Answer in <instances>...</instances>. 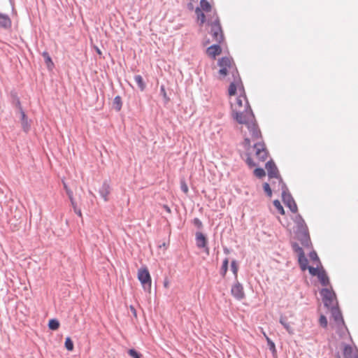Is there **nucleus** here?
<instances>
[{
	"label": "nucleus",
	"mask_w": 358,
	"mask_h": 358,
	"mask_svg": "<svg viewBox=\"0 0 358 358\" xmlns=\"http://www.w3.org/2000/svg\"><path fill=\"white\" fill-rule=\"evenodd\" d=\"M254 174L256 177L261 178L265 176L266 173L263 169L257 168L254 171Z\"/></svg>",
	"instance_id": "29"
},
{
	"label": "nucleus",
	"mask_w": 358,
	"mask_h": 358,
	"mask_svg": "<svg viewBox=\"0 0 358 358\" xmlns=\"http://www.w3.org/2000/svg\"><path fill=\"white\" fill-rule=\"evenodd\" d=\"M333 315L336 322H338V323L343 324V320L341 314L339 311H338L336 310H334Z\"/></svg>",
	"instance_id": "31"
},
{
	"label": "nucleus",
	"mask_w": 358,
	"mask_h": 358,
	"mask_svg": "<svg viewBox=\"0 0 358 358\" xmlns=\"http://www.w3.org/2000/svg\"><path fill=\"white\" fill-rule=\"evenodd\" d=\"M128 354L133 358H141L142 357V355L141 353H139L138 352H137L136 350L134 349H130L128 351Z\"/></svg>",
	"instance_id": "33"
},
{
	"label": "nucleus",
	"mask_w": 358,
	"mask_h": 358,
	"mask_svg": "<svg viewBox=\"0 0 358 358\" xmlns=\"http://www.w3.org/2000/svg\"><path fill=\"white\" fill-rule=\"evenodd\" d=\"M246 162L248 165L250 167H253L257 165L256 163L253 162V160L250 157L247 158Z\"/></svg>",
	"instance_id": "42"
},
{
	"label": "nucleus",
	"mask_w": 358,
	"mask_h": 358,
	"mask_svg": "<svg viewBox=\"0 0 358 358\" xmlns=\"http://www.w3.org/2000/svg\"><path fill=\"white\" fill-rule=\"evenodd\" d=\"M299 263L302 271H305L308 268V259L305 257V255L299 256Z\"/></svg>",
	"instance_id": "20"
},
{
	"label": "nucleus",
	"mask_w": 358,
	"mask_h": 358,
	"mask_svg": "<svg viewBox=\"0 0 358 358\" xmlns=\"http://www.w3.org/2000/svg\"><path fill=\"white\" fill-rule=\"evenodd\" d=\"M231 292L237 299H242L245 296L243 287L239 282H236L232 286Z\"/></svg>",
	"instance_id": "11"
},
{
	"label": "nucleus",
	"mask_w": 358,
	"mask_h": 358,
	"mask_svg": "<svg viewBox=\"0 0 358 358\" xmlns=\"http://www.w3.org/2000/svg\"><path fill=\"white\" fill-rule=\"evenodd\" d=\"M97 52H98L99 55H101V51H100V50H99V49H97Z\"/></svg>",
	"instance_id": "49"
},
{
	"label": "nucleus",
	"mask_w": 358,
	"mask_h": 358,
	"mask_svg": "<svg viewBox=\"0 0 358 358\" xmlns=\"http://www.w3.org/2000/svg\"><path fill=\"white\" fill-rule=\"evenodd\" d=\"M356 358H358V357H356Z\"/></svg>",
	"instance_id": "51"
},
{
	"label": "nucleus",
	"mask_w": 358,
	"mask_h": 358,
	"mask_svg": "<svg viewBox=\"0 0 358 358\" xmlns=\"http://www.w3.org/2000/svg\"><path fill=\"white\" fill-rule=\"evenodd\" d=\"M130 309H131V312H133L134 314L136 315V309L132 306H130Z\"/></svg>",
	"instance_id": "47"
},
{
	"label": "nucleus",
	"mask_w": 358,
	"mask_h": 358,
	"mask_svg": "<svg viewBox=\"0 0 358 358\" xmlns=\"http://www.w3.org/2000/svg\"><path fill=\"white\" fill-rule=\"evenodd\" d=\"M218 66H220L219 74L221 79L229 75H231L232 78L239 75L231 57H222L218 61Z\"/></svg>",
	"instance_id": "2"
},
{
	"label": "nucleus",
	"mask_w": 358,
	"mask_h": 358,
	"mask_svg": "<svg viewBox=\"0 0 358 358\" xmlns=\"http://www.w3.org/2000/svg\"><path fill=\"white\" fill-rule=\"evenodd\" d=\"M263 334L267 341L268 345L269 347L270 350L273 352V355L276 354V348L275 343L268 337L265 332H263Z\"/></svg>",
	"instance_id": "24"
},
{
	"label": "nucleus",
	"mask_w": 358,
	"mask_h": 358,
	"mask_svg": "<svg viewBox=\"0 0 358 358\" xmlns=\"http://www.w3.org/2000/svg\"><path fill=\"white\" fill-rule=\"evenodd\" d=\"M292 247L296 252L298 253L299 256L304 255V252L301 247L297 243H294Z\"/></svg>",
	"instance_id": "37"
},
{
	"label": "nucleus",
	"mask_w": 358,
	"mask_h": 358,
	"mask_svg": "<svg viewBox=\"0 0 358 358\" xmlns=\"http://www.w3.org/2000/svg\"><path fill=\"white\" fill-rule=\"evenodd\" d=\"M319 322H320V324L322 327L326 328L327 327L328 322H327V318H326V317L324 315H321L320 317Z\"/></svg>",
	"instance_id": "38"
},
{
	"label": "nucleus",
	"mask_w": 358,
	"mask_h": 358,
	"mask_svg": "<svg viewBox=\"0 0 358 358\" xmlns=\"http://www.w3.org/2000/svg\"><path fill=\"white\" fill-rule=\"evenodd\" d=\"M164 208L165 209V210L169 213H171V208L166 206V205H164Z\"/></svg>",
	"instance_id": "46"
},
{
	"label": "nucleus",
	"mask_w": 358,
	"mask_h": 358,
	"mask_svg": "<svg viewBox=\"0 0 358 358\" xmlns=\"http://www.w3.org/2000/svg\"><path fill=\"white\" fill-rule=\"evenodd\" d=\"M266 169L268 172V176L270 178H275L278 180L279 185L284 187L282 178L280 177L278 170L273 161H269L266 164Z\"/></svg>",
	"instance_id": "7"
},
{
	"label": "nucleus",
	"mask_w": 358,
	"mask_h": 358,
	"mask_svg": "<svg viewBox=\"0 0 358 358\" xmlns=\"http://www.w3.org/2000/svg\"><path fill=\"white\" fill-rule=\"evenodd\" d=\"M282 199L285 204L290 209L292 213L297 212L298 208L296 203L289 194L284 193L282 194Z\"/></svg>",
	"instance_id": "10"
},
{
	"label": "nucleus",
	"mask_w": 358,
	"mask_h": 358,
	"mask_svg": "<svg viewBox=\"0 0 358 358\" xmlns=\"http://www.w3.org/2000/svg\"><path fill=\"white\" fill-rule=\"evenodd\" d=\"M228 264H229V260L227 258H226L224 261H223V263H222V268H221V273L223 276L225 275L227 271V269H228Z\"/></svg>",
	"instance_id": "30"
},
{
	"label": "nucleus",
	"mask_w": 358,
	"mask_h": 358,
	"mask_svg": "<svg viewBox=\"0 0 358 358\" xmlns=\"http://www.w3.org/2000/svg\"><path fill=\"white\" fill-rule=\"evenodd\" d=\"M245 137L244 139L243 145L245 148H249L251 144V141H250V138L248 136H247L246 133H245Z\"/></svg>",
	"instance_id": "40"
},
{
	"label": "nucleus",
	"mask_w": 358,
	"mask_h": 358,
	"mask_svg": "<svg viewBox=\"0 0 358 358\" xmlns=\"http://www.w3.org/2000/svg\"><path fill=\"white\" fill-rule=\"evenodd\" d=\"M237 90L240 92V94L243 93L242 83L239 75L233 77L228 90L229 95L230 96L235 95Z\"/></svg>",
	"instance_id": "8"
},
{
	"label": "nucleus",
	"mask_w": 358,
	"mask_h": 358,
	"mask_svg": "<svg viewBox=\"0 0 358 358\" xmlns=\"http://www.w3.org/2000/svg\"><path fill=\"white\" fill-rule=\"evenodd\" d=\"M199 8H201V10L206 12H209L211 10V6L207 0H201Z\"/></svg>",
	"instance_id": "22"
},
{
	"label": "nucleus",
	"mask_w": 358,
	"mask_h": 358,
	"mask_svg": "<svg viewBox=\"0 0 358 358\" xmlns=\"http://www.w3.org/2000/svg\"><path fill=\"white\" fill-rule=\"evenodd\" d=\"M210 34L213 40L219 43L224 41V35L217 17L210 23Z\"/></svg>",
	"instance_id": "5"
},
{
	"label": "nucleus",
	"mask_w": 358,
	"mask_h": 358,
	"mask_svg": "<svg viewBox=\"0 0 358 358\" xmlns=\"http://www.w3.org/2000/svg\"><path fill=\"white\" fill-rule=\"evenodd\" d=\"M206 52L208 56L215 59L216 56L221 54L222 49L219 45H213L207 48Z\"/></svg>",
	"instance_id": "15"
},
{
	"label": "nucleus",
	"mask_w": 358,
	"mask_h": 358,
	"mask_svg": "<svg viewBox=\"0 0 358 358\" xmlns=\"http://www.w3.org/2000/svg\"><path fill=\"white\" fill-rule=\"evenodd\" d=\"M321 295L322 296V300L325 306L331 308L335 306L336 304V294L332 290L329 289H323L321 291Z\"/></svg>",
	"instance_id": "6"
},
{
	"label": "nucleus",
	"mask_w": 358,
	"mask_h": 358,
	"mask_svg": "<svg viewBox=\"0 0 358 358\" xmlns=\"http://www.w3.org/2000/svg\"><path fill=\"white\" fill-rule=\"evenodd\" d=\"M42 55L45 59V62L47 65V67L48 68V69L52 70L54 67V63L52 62L49 54L47 52H43L42 53Z\"/></svg>",
	"instance_id": "18"
},
{
	"label": "nucleus",
	"mask_w": 358,
	"mask_h": 358,
	"mask_svg": "<svg viewBox=\"0 0 358 358\" xmlns=\"http://www.w3.org/2000/svg\"><path fill=\"white\" fill-rule=\"evenodd\" d=\"M64 345L65 348L69 351H72L73 350V343L69 337L66 338Z\"/></svg>",
	"instance_id": "28"
},
{
	"label": "nucleus",
	"mask_w": 358,
	"mask_h": 358,
	"mask_svg": "<svg viewBox=\"0 0 358 358\" xmlns=\"http://www.w3.org/2000/svg\"><path fill=\"white\" fill-rule=\"evenodd\" d=\"M12 22L8 15L0 13V28L8 29L11 27Z\"/></svg>",
	"instance_id": "13"
},
{
	"label": "nucleus",
	"mask_w": 358,
	"mask_h": 358,
	"mask_svg": "<svg viewBox=\"0 0 358 358\" xmlns=\"http://www.w3.org/2000/svg\"><path fill=\"white\" fill-rule=\"evenodd\" d=\"M164 285L165 287H169V282L168 281H165L164 283Z\"/></svg>",
	"instance_id": "48"
},
{
	"label": "nucleus",
	"mask_w": 358,
	"mask_h": 358,
	"mask_svg": "<svg viewBox=\"0 0 358 358\" xmlns=\"http://www.w3.org/2000/svg\"><path fill=\"white\" fill-rule=\"evenodd\" d=\"M114 105L115 106V108L117 111L121 110L122 108V99L121 97L117 96L114 99Z\"/></svg>",
	"instance_id": "27"
},
{
	"label": "nucleus",
	"mask_w": 358,
	"mask_h": 358,
	"mask_svg": "<svg viewBox=\"0 0 358 358\" xmlns=\"http://www.w3.org/2000/svg\"><path fill=\"white\" fill-rule=\"evenodd\" d=\"M317 278L322 285L327 286V285H329V280L323 268H320V272L317 275Z\"/></svg>",
	"instance_id": "16"
},
{
	"label": "nucleus",
	"mask_w": 358,
	"mask_h": 358,
	"mask_svg": "<svg viewBox=\"0 0 358 358\" xmlns=\"http://www.w3.org/2000/svg\"><path fill=\"white\" fill-rule=\"evenodd\" d=\"M68 194L69 196V198H70V200L71 201V203H72V206H73V208H74V207H77L76 206V204L73 199V196H72V192H68Z\"/></svg>",
	"instance_id": "43"
},
{
	"label": "nucleus",
	"mask_w": 358,
	"mask_h": 358,
	"mask_svg": "<svg viewBox=\"0 0 358 358\" xmlns=\"http://www.w3.org/2000/svg\"><path fill=\"white\" fill-rule=\"evenodd\" d=\"M138 279L141 282L143 289L150 293L151 291L152 279L150 272L146 267H142L138 269Z\"/></svg>",
	"instance_id": "4"
},
{
	"label": "nucleus",
	"mask_w": 358,
	"mask_h": 358,
	"mask_svg": "<svg viewBox=\"0 0 358 358\" xmlns=\"http://www.w3.org/2000/svg\"><path fill=\"white\" fill-rule=\"evenodd\" d=\"M263 187H264V190L266 193V194L269 197H271V196H272V191H271V189L270 187V185L267 182H265L264 184V185H263Z\"/></svg>",
	"instance_id": "35"
},
{
	"label": "nucleus",
	"mask_w": 358,
	"mask_h": 358,
	"mask_svg": "<svg viewBox=\"0 0 358 358\" xmlns=\"http://www.w3.org/2000/svg\"><path fill=\"white\" fill-rule=\"evenodd\" d=\"M230 103L233 118L238 123L245 124L247 127L249 136L252 141L261 139V131L258 128L245 96L241 93L237 97L231 98Z\"/></svg>",
	"instance_id": "1"
},
{
	"label": "nucleus",
	"mask_w": 358,
	"mask_h": 358,
	"mask_svg": "<svg viewBox=\"0 0 358 358\" xmlns=\"http://www.w3.org/2000/svg\"><path fill=\"white\" fill-rule=\"evenodd\" d=\"M180 188H181V190L185 194H187L188 193V192H189L188 186L184 180L180 181Z\"/></svg>",
	"instance_id": "36"
},
{
	"label": "nucleus",
	"mask_w": 358,
	"mask_h": 358,
	"mask_svg": "<svg viewBox=\"0 0 358 358\" xmlns=\"http://www.w3.org/2000/svg\"><path fill=\"white\" fill-rule=\"evenodd\" d=\"M196 245L199 248H206V252L208 253V248L206 247L207 245V240L205 236L201 233L197 232L196 234Z\"/></svg>",
	"instance_id": "12"
},
{
	"label": "nucleus",
	"mask_w": 358,
	"mask_h": 358,
	"mask_svg": "<svg viewBox=\"0 0 358 358\" xmlns=\"http://www.w3.org/2000/svg\"><path fill=\"white\" fill-rule=\"evenodd\" d=\"M254 148L256 150L255 155L259 159V161H266V159L268 157V153L265 148V145L262 142L258 141L255 144Z\"/></svg>",
	"instance_id": "9"
},
{
	"label": "nucleus",
	"mask_w": 358,
	"mask_h": 358,
	"mask_svg": "<svg viewBox=\"0 0 358 358\" xmlns=\"http://www.w3.org/2000/svg\"><path fill=\"white\" fill-rule=\"evenodd\" d=\"M23 124H24V126H26V127H27V121H26V122H23Z\"/></svg>",
	"instance_id": "50"
},
{
	"label": "nucleus",
	"mask_w": 358,
	"mask_h": 358,
	"mask_svg": "<svg viewBox=\"0 0 358 358\" xmlns=\"http://www.w3.org/2000/svg\"><path fill=\"white\" fill-rule=\"evenodd\" d=\"M231 269L232 272L234 273V274L236 276L238 267V265H237L236 261H232V262L231 264Z\"/></svg>",
	"instance_id": "39"
},
{
	"label": "nucleus",
	"mask_w": 358,
	"mask_h": 358,
	"mask_svg": "<svg viewBox=\"0 0 358 358\" xmlns=\"http://www.w3.org/2000/svg\"><path fill=\"white\" fill-rule=\"evenodd\" d=\"M273 206H275L276 210L279 212V213H280L281 215L285 214L284 208L278 200H275L273 201Z\"/></svg>",
	"instance_id": "26"
},
{
	"label": "nucleus",
	"mask_w": 358,
	"mask_h": 358,
	"mask_svg": "<svg viewBox=\"0 0 358 358\" xmlns=\"http://www.w3.org/2000/svg\"><path fill=\"white\" fill-rule=\"evenodd\" d=\"M74 211L79 217H82L81 210L78 209L77 207H74Z\"/></svg>",
	"instance_id": "44"
},
{
	"label": "nucleus",
	"mask_w": 358,
	"mask_h": 358,
	"mask_svg": "<svg viewBox=\"0 0 358 358\" xmlns=\"http://www.w3.org/2000/svg\"><path fill=\"white\" fill-rule=\"evenodd\" d=\"M100 192L103 199L108 201V196L110 194V185L107 183H103Z\"/></svg>",
	"instance_id": "17"
},
{
	"label": "nucleus",
	"mask_w": 358,
	"mask_h": 358,
	"mask_svg": "<svg viewBox=\"0 0 358 358\" xmlns=\"http://www.w3.org/2000/svg\"><path fill=\"white\" fill-rule=\"evenodd\" d=\"M59 322L56 319H51L48 322V327L51 330H57L59 327Z\"/></svg>",
	"instance_id": "25"
},
{
	"label": "nucleus",
	"mask_w": 358,
	"mask_h": 358,
	"mask_svg": "<svg viewBox=\"0 0 358 358\" xmlns=\"http://www.w3.org/2000/svg\"><path fill=\"white\" fill-rule=\"evenodd\" d=\"M195 13L197 15V20L200 22L201 24H203L206 22V16L204 13L201 10L200 8H196L195 10Z\"/></svg>",
	"instance_id": "23"
},
{
	"label": "nucleus",
	"mask_w": 358,
	"mask_h": 358,
	"mask_svg": "<svg viewBox=\"0 0 358 358\" xmlns=\"http://www.w3.org/2000/svg\"><path fill=\"white\" fill-rule=\"evenodd\" d=\"M160 92L161 94L162 95L164 101L166 103H169L170 101V98L168 96L167 93L165 90V87L164 85H162L160 87Z\"/></svg>",
	"instance_id": "32"
},
{
	"label": "nucleus",
	"mask_w": 358,
	"mask_h": 358,
	"mask_svg": "<svg viewBox=\"0 0 358 358\" xmlns=\"http://www.w3.org/2000/svg\"><path fill=\"white\" fill-rule=\"evenodd\" d=\"M307 269H308L310 274L312 275L313 276H317V275L320 272V268H314L313 266H308Z\"/></svg>",
	"instance_id": "34"
},
{
	"label": "nucleus",
	"mask_w": 358,
	"mask_h": 358,
	"mask_svg": "<svg viewBox=\"0 0 358 358\" xmlns=\"http://www.w3.org/2000/svg\"><path fill=\"white\" fill-rule=\"evenodd\" d=\"M309 256L313 261L319 262V258L315 252H310Z\"/></svg>",
	"instance_id": "41"
},
{
	"label": "nucleus",
	"mask_w": 358,
	"mask_h": 358,
	"mask_svg": "<svg viewBox=\"0 0 358 358\" xmlns=\"http://www.w3.org/2000/svg\"><path fill=\"white\" fill-rule=\"evenodd\" d=\"M134 80L137 83L141 91H143L145 89V84L141 76L136 75L134 76Z\"/></svg>",
	"instance_id": "21"
},
{
	"label": "nucleus",
	"mask_w": 358,
	"mask_h": 358,
	"mask_svg": "<svg viewBox=\"0 0 358 358\" xmlns=\"http://www.w3.org/2000/svg\"><path fill=\"white\" fill-rule=\"evenodd\" d=\"M343 356L345 358H356L358 357V351L354 350L350 345H346L343 348Z\"/></svg>",
	"instance_id": "14"
},
{
	"label": "nucleus",
	"mask_w": 358,
	"mask_h": 358,
	"mask_svg": "<svg viewBox=\"0 0 358 358\" xmlns=\"http://www.w3.org/2000/svg\"><path fill=\"white\" fill-rule=\"evenodd\" d=\"M298 218L296 237L303 246L308 247L310 245V241L308 227L300 215L298 216Z\"/></svg>",
	"instance_id": "3"
},
{
	"label": "nucleus",
	"mask_w": 358,
	"mask_h": 358,
	"mask_svg": "<svg viewBox=\"0 0 358 358\" xmlns=\"http://www.w3.org/2000/svg\"><path fill=\"white\" fill-rule=\"evenodd\" d=\"M22 122H24L27 121L26 115L24 114V112H22Z\"/></svg>",
	"instance_id": "45"
},
{
	"label": "nucleus",
	"mask_w": 358,
	"mask_h": 358,
	"mask_svg": "<svg viewBox=\"0 0 358 358\" xmlns=\"http://www.w3.org/2000/svg\"><path fill=\"white\" fill-rule=\"evenodd\" d=\"M280 324L286 329L289 334H292L294 333L293 328L290 325V324L287 322L285 317H280Z\"/></svg>",
	"instance_id": "19"
}]
</instances>
